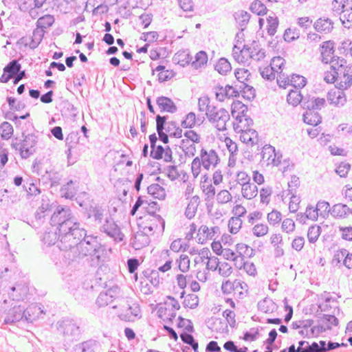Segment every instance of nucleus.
<instances>
[{"mask_svg":"<svg viewBox=\"0 0 352 352\" xmlns=\"http://www.w3.org/2000/svg\"><path fill=\"white\" fill-rule=\"evenodd\" d=\"M147 213L139 219V231L136 233L134 239V245L136 249H140L148 245L149 236L163 232L165 227L164 219L155 211L159 210L158 206L155 201L148 204Z\"/></svg>","mask_w":352,"mask_h":352,"instance_id":"f257e3e1","label":"nucleus"},{"mask_svg":"<svg viewBox=\"0 0 352 352\" xmlns=\"http://www.w3.org/2000/svg\"><path fill=\"white\" fill-rule=\"evenodd\" d=\"M233 58L241 64L248 63L250 60H260L265 56V52L261 48L258 42L246 43L244 34L239 33L236 35L235 43L232 48Z\"/></svg>","mask_w":352,"mask_h":352,"instance_id":"f03ea898","label":"nucleus"},{"mask_svg":"<svg viewBox=\"0 0 352 352\" xmlns=\"http://www.w3.org/2000/svg\"><path fill=\"white\" fill-rule=\"evenodd\" d=\"M338 60L324 73V80L336 88L346 90L352 85V69L346 59Z\"/></svg>","mask_w":352,"mask_h":352,"instance_id":"7ed1b4c3","label":"nucleus"},{"mask_svg":"<svg viewBox=\"0 0 352 352\" xmlns=\"http://www.w3.org/2000/svg\"><path fill=\"white\" fill-rule=\"evenodd\" d=\"M62 210L55 212L51 218L54 224H59V234L63 235L65 241H80L85 236V231L80 228L78 223H74L69 219L62 221L65 218V214H63Z\"/></svg>","mask_w":352,"mask_h":352,"instance_id":"20e7f679","label":"nucleus"},{"mask_svg":"<svg viewBox=\"0 0 352 352\" xmlns=\"http://www.w3.org/2000/svg\"><path fill=\"white\" fill-rule=\"evenodd\" d=\"M199 109L201 112H204L209 120L213 123H216V127L219 131L226 129V122L229 118L228 112L223 109H217L215 107L210 104L208 97L204 96L199 99Z\"/></svg>","mask_w":352,"mask_h":352,"instance_id":"39448f33","label":"nucleus"},{"mask_svg":"<svg viewBox=\"0 0 352 352\" xmlns=\"http://www.w3.org/2000/svg\"><path fill=\"white\" fill-rule=\"evenodd\" d=\"M179 308L180 305L177 300L168 296L164 302L157 304L155 309L160 318L165 322L172 323L173 318L176 316V311Z\"/></svg>","mask_w":352,"mask_h":352,"instance_id":"423d86ee","label":"nucleus"},{"mask_svg":"<svg viewBox=\"0 0 352 352\" xmlns=\"http://www.w3.org/2000/svg\"><path fill=\"white\" fill-rule=\"evenodd\" d=\"M336 44L333 41L328 40L322 42L318 49L321 62L326 65L329 64L331 67L338 60L337 59H344L336 56Z\"/></svg>","mask_w":352,"mask_h":352,"instance_id":"0eeeda50","label":"nucleus"},{"mask_svg":"<svg viewBox=\"0 0 352 352\" xmlns=\"http://www.w3.org/2000/svg\"><path fill=\"white\" fill-rule=\"evenodd\" d=\"M192 255H195L194 262L196 264L205 263L206 267L208 270L215 271L217 269L219 258L212 256L210 250L208 248H204L197 252L192 251Z\"/></svg>","mask_w":352,"mask_h":352,"instance_id":"6e6552de","label":"nucleus"},{"mask_svg":"<svg viewBox=\"0 0 352 352\" xmlns=\"http://www.w3.org/2000/svg\"><path fill=\"white\" fill-rule=\"evenodd\" d=\"M260 29H265L267 34L274 36L278 30L279 25L278 18L275 14H270L265 17L258 19Z\"/></svg>","mask_w":352,"mask_h":352,"instance_id":"1a4fd4ad","label":"nucleus"},{"mask_svg":"<svg viewBox=\"0 0 352 352\" xmlns=\"http://www.w3.org/2000/svg\"><path fill=\"white\" fill-rule=\"evenodd\" d=\"M306 345L305 347L308 348L309 352H327L340 346L346 347L348 346L347 344H339L331 341H329L328 343H326V342L323 340L320 341L319 343L314 342L311 344L307 342V344Z\"/></svg>","mask_w":352,"mask_h":352,"instance_id":"9d476101","label":"nucleus"},{"mask_svg":"<svg viewBox=\"0 0 352 352\" xmlns=\"http://www.w3.org/2000/svg\"><path fill=\"white\" fill-rule=\"evenodd\" d=\"M309 137L311 139H318V142L322 146L331 141V135L321 126L314 125L307 130Z\"/></svg>","mask_w":352,"mask_h":352,"instance_id":"9b49d317","label":"nucleus"},{"mask_svg":"<svg viewBox=\"0 0 352 352\" xmlns=\"http://www.w3.org/2000/svg\"><path fill=\"white\" fill-rule=\"evenodd\" d=\"M58 331L63 334L64 336L72 340L74 338L78 336L80 334L79 327L71 320H64L59 324Z\"/></svg>","mask_w":352,"mask_h":352,"instance_id":"f8f14e48","label":"nucleus"},{"mask_svg":"<svg viewBox=\"0 0 352 352\" xmlns=\"http://www.w3.org/2000/svg\"><path fill=\"white\" fill-rule=\"evenodd\" d=\"M262 159L268 166H278L281 164V155L276 153L272 146L263 148Z\"/></svg>","mask_w":352,"mask_h":352,"instance_id":"ddd939ff","label":"nucleus"},{"mask_svg":"<svg viewBox=\"0 0 352 352\" xmlns=\"http://www.w3.org/2000/svg\"><path fill=\"white\" fill-rule=\"evenodd\" d=\"M45 314L43 307L41 305L32 304L24 309V318L28 322H33Z\"/></svg>","mask_w":352,"mask_h":352,"instance_id":"4468645a","label":"nucleus"},{"mask_svg":"<svg viewBox=\"0 0 352 352\" xmlns=\"http://www.w3.org/2000/svg\"><path fill=\"white\" fill-rule=\"evenodd\" d=\"M21 65L17 60L10 62L4 68L3 74L0 77V82L6 83L20 71Z\"/></svg>","mask_w":352,"mask_h":352,"instance_id":"2eb2a0df","label":"nucleus"},{"mask_svg":"<svg viewBox=\"0 0 352 352\" xmlns=\"http://www.w3.org/2000/svg\"><path fill=\"white\" fill-rule=\"evenodd\" d=\"M204 167L206 169H209L212 166H214L218 161L219 157L217 154L212 150L206 151L201 149L200 153V157Z\"/></svg>","mask_w":352,"mask_h":352,"instance_id":"dca6fc26","label":"nucleus"},{"mask_svg":"<svg viewBox=\"0 0 352 352\" xmlns=\"http://www.w3.org/2000/svg\"><path fill=\"white\" fill-rule=\"evenodd\" d=\"M119 287H109L106 292H100L96 300V304L99 307L109 305L113 301L118 294Z\"/></svg>","mask_w":352,"mask_h":352,"instance_id":"f3484780","label":"nucleus"},{"mask_svg":"<svg viewBox=\"0 0 352 352\" xmlns=\"http://www.w3.org/2000/svg\"><path fill=\"white\" fill-rule=\"evenodd\" d=\"M12 306V309L8 311L5 318L6 324H11L24 318V307L21 305H13V303Z\"/></svg>","mask_w":352,"mask_h":352,"instance_id":"a211bd4d","label":"nucleus"},{"mask_svg":"<svg viewBox=\"0 0 352 352\" xmlns=\"http://www.w3.org/2000/svg\"><path fill=\"white\" fill-rule=\"evenodd\" d=\"M314 28L318 32L327 34L333 30V23L327 17H320L314 22Z\"/></svg>","mask_w":352,"mask_h":352,"instance_id":"6ab92c4d","label":"nucleus"},{"mask_svg":"<svg viewBox=\"0 0 352 352\" xmlns=\"http://www.w3.org/2000/svg\"><path fill=\"white\" fill-rule=\"evenodd\" d=\"M344 90L338 88L331 89L327 94V99L335 106L343 105L346 102V95Z\"/></svg>","mask_w":352,"mask_h":352,"instance_id":"aec40b11","label":"nucleus"},{"mask_svg":"<svg viewBox=\"0 0 352 352\" xmlns=\"http://www.w3.org/2000/svg\"><path fill=\"white\" fill-rule=\"evenodd\" d=\"M200 188L206 197V199L211 200L214 198L216 190L210 179L207 175H204L201 177Z\"/></svg>","mask_w":352,"mask_h":352,"instance_id":"412c9836","label":"nucleus"},{"mask_svg":"<svg viewBox=\"0 0 352 352\" xmlns=\"http://www.w3.org/2000/svg\"><path fill=\"white\" fill-rule=\"evenodd\" d=\"M126 314L121 313L120 314V318L122 320H124L126 321H133L135 318H140V309L138 305L133 304V305H129L126 307Z\"/></svg>","mask_w":352,"mask_h":352,"instance_id":"4be33fe9","label":"nucleus"},{"mask_svg":"<svg viewBox=\"0 0 352 352\" xmlns=\"http://www.w3.org/2000/svg\"><path fill=\"white\" fill-rule=\"evenodd\" d=\"M248 107L241 101L236 100L231 105V115L234 118H241L248 116Z\"/></svg>","mask_w":352,"mask_h":352,"instance_id":"5701e85b","label":"nucleus"},{"mask_svg":"<svg viewBox=\"0 0 352 352\" xmlns=\"http://www.w3.org/2000/svg\"><path fill=\"white\" fill-rule=\"evenodd\" d=\"M269 241L271 245L274 248L276 254L278 256H283L284 250L281 248L283 244V236L280 232L272 233L270 236Z\"/></svg>","mask_w":352,"mask_h":352,"instance_id":"b1692460","label":"nucleus"},{"mask_svg":"<svg viewBox=\"0 0 352 352\" xmlns=\"http://www.w3.org/2000/svg\"><path fill=\"white\" fill-rule=\"evenodd\" d=\"M252 124V120L248 116L241 117V118H234L233 128L236 132L239 133L250 129Z\"/></svg>","mask_w":352,"mask_h":352,"instance_id":"393cba45","label":"nucleus"},{"mask_svg":"<svg viewBox=\"0 0 352 352\" xmlns=\"http://www.w3.org/2000/svg\"><path fill=\"white\" fill-rule=\"evenodd\" d=\"M179 147L184 154L190 157H193L197 152V144L185 138L181 140Z\"/></svg>","mask_w":352,"mask_h":352,"instance_id":"a878e982","label":"nucleus"},{"mask_svg":"<svg viewBox=\"0 0 352 352\" xmlns=\"http://www.w3.org/2000/svg\"><path fill=\"white\" fill-rule=\"evenodd\" d=\"M102 228L104 232L112 237L117 238L120 236V230L112 219H107L104 223Z\"/></svg>","mask_w":352,"mask_h":352,"instance_id":"bb28decb","label":"nucleus"},{"mask_svg":"<svg viewBox=\"0 0 352 352\" xmlns=\"http://www.w3.org/2000/svg\"><path fill=\"white\" fill-rule=\"evenodd\" d=\"M30 287H10L9 295L13 300L19 301L28 299Z\"/></svg>","mask_w":352,"mask_h":352,"instance_id":"cd10ccee","label":"nucleus"},{"mask_svg":"<svg viewBox=\"0 0 352 352\" xmlns=\"http://www.w3.org/2000/svg\"><path fill=\"white\" fill-rule=\"evenodd\" d=\"M304 122L311 126L319 125L322 122V118L318 113L308 109L303 116Z\"/></svg>","mask_w":352,"mask_h":352,"instance_id":"c85d7f7f","label":"nucleus"},{"mask_svg":"<svg viewBox=\"0 0 352 352\" xmlns=\"http://www.w3.org/2000/svg\"><path fill=\"white\" fill-rule=\"evenodd\" d=\"M241 195L243 197L250 200L258 195V188L253 183L246 184L241 186Z\"/></svg>","mask_w":352,"mask_h":352,"instance_id":"c756f323","label":"nucleus"},{"mask_svg":"<svg viewBox=\"0 0 352 352\" xmlns=\"http://www.w3.org/2000/svg\"><path fill=\"white\" fill-rule=\"evenodd\" d=\"M153 74L156 75L161 82L167 81L174 76V72L170 69H166L164 66L157 67L153 71Z\"/></svg>","mask_w":352,"mask_h":352,"instance_id":"7c9ffc66","label":"nucleus"},{"mask_svg":"<svg viewBox=\"0 0 352 352\" xmlns=\"http://www.w3.org/2000/svg\"><path fill=\"white\" fill-rule=\"evenodd\" d=\"M151 155L156 160L163 159L166 162H170L172 160L170 151H165L162 146H158L155 148H153L151 151Z\"/></svg>","mask_w":352,"mask_h":352,"instance_id":"2f4dec72","label":"nucleus"},{"mask_svg":"<svg viewBox=\"0 0 352 352\" xmlns=\"http://www.w3.org/2000/svg\"><path fill=\"white\" fill-rule=\"evenodd\" d=\"M148 193L154 199H164L166 197L165 190L158 184H153L148 187Z\"/></svg>","mask_w":352,"mask_h":352,"instance_id":"473e14b6","label":"nucleus"},{"mask_svg":"<svg viewBox=\"0 0 352 352\" xmlns=\"http://www.w3.org/2000/svg\"><path fill=\"white\" fill-rule=\"evenodd\" d=\"M258 309L263 313H272L276 309V305L268 298H265L258 303Z\"/></svg>","mask_w":352,"mask_h":352,"instance_id":"72a5a7b5","label":"nucleus"},{"mask_svg":"<svg viewBox=\"0 0 352 352\" xmlns=\"http://www.w3.org/2000/svg\"><path fill=\"white\" fill-rule=\"evenodd\" d=\"M77 188L78 186L76 183L73 181H70L61 188L60 191L63 197L67 199H72L76 195Z\"/></svg>","mask_w":352,"mask_h":352,"instance_id":"f704fd0d","label":"nucleus"},{"mask_svg":"<svg viewBox=\"0 0 352 352\" xmlns=\"http://www.w3.org/2000/svg\"><path fill=\"white\" fill-rule=\"evenodd\" d=\"M302 100V95L300 90L298 89H292L288 93L287 96V102L294 106H298Z\"/></svg>","mask_w":352,"mask_h":352,"instance_id":"c9c22d12","label":"nucleus"},{"mask_svg":"<svg viewBox=\"0 0 352 352\" xmlns=\"http://www.w3.org/2000/svg\"><path fill=\"white\" fill-rule=\"evenodd\" d=\"M96 341L93 340L82 342L74 347L75 352H94Z\"/></svg>","mask_w":352,"mask_h":352,"instance_id":"e433bc0d","label":"nucleus"},{"mask_svg":"<svg viewBox=\"0 0 352 352\" xmlns=\"http://www.w3.org/2000/svg\"><path fill=\"white\" fill-rule=\"evenodd\" d=\"M344 257V265L349 269L352 268V253L346 254L345 250H339L334 254V258L338 262Z\"/></svg>","mask_w":352,"mask_h":352,"instance_id":"4c0bfd02","label":"nucleus"},{"mask_svg":"<svg viewBox=\"0 0 352 352\" xmlns=\"http://www.w3.org/2000/svg\"><path fill=\"white\" fill-rule=\"evenodd\" d=\"M210 235L209 228L206 226H201L198 230H197V234L195 239L198 243H205Z\"/></svg>","mask_w":352,"mask_h":352,"instance_id":"58836bf2","label":"nucleus"},{"mask_svg":"<svg viewBox=\"0 0 352 352\" xmlns=\"http://www.w3.org/2000/svg\"><path fill=\"white\" fill-rule=\"evenodd\" d=\"M239 133H241V140L245 144H253L257 136L256 131L250 129H248Z\"/></svg>","mask_w":352,"mask_h":352,"instance_id":"ea45409f","label":"nucleus"},{"mask_svg":"<svg viewBox=\"0 0 352 352\" xmlns=\"http://www.w3.org/2000/svg\"><path fill=\"white\" fill-rule=\"evenodd\" d=\"M282 217L281 212L276 210H272L267 214V222L272 226L278 225L281 222Z\"/></svg>","mask_w":352,"mask_h":352,"instance_id":"a19ab883","label":"nucleus"},{"mask_svg":"<svg viewBox=\"0 0 352 352\" xmlns=\"http://www.w3.org/2000/svg\"><path fill=\"white\" fill-rule=\"evenodd\" d=\"M54 22V19L52 15L45 14L38 18L36 23L37 28L42 30L50 28Z\"/></svg>","mask_w":352,"mask_h":352,"instance_id":"79ce46f5","label":"nucleus"},{"mask_svg":"<svg viewBox=\"0 0 352 352\" xmlns=\"http://www.w3.org/2000/svg\"><path fill=\"white\" fill-rule=\"evenodd\" d=\"M1 137L3 140H9L14 133L12 126L8 122H3L0 126Z\"/></svg>","mask_w":352,"mask_h":352,"instance_id":"37998d69","label":"nucleus"},{"mask_svg":"<svg viewBox=\"0 0 352 352\" xmlns=\"http://www.w3.org/2000/svg\"><path fill=\"white\" fill-rule=\"evenodd\" d=\"M269 232V227L266 223H259L254 225L252 228V233L256 237L260 238L265 236Z\"/></svg>","mask_w":352,"mask_h":352,"instance_id":"c03bdc74","label":"nucleus"},{"mask_svg":"<svg viewBox=\"0 0 352 352\" xmlns=\"http://www.w3.org/2000/svg\"><path fill=\"white\" fill-rule=\"evenodd\" d=\"M157 105L162 111L170 112L174 108L172 100L166 97H160L157 100Z\"/></svg>","mask_w":352,"mask_h":352,"instance_id":"a18cd8bd","label":"nucleus"},{"mask_svg":"<svg viewBox=\"0 0 352 352\" xmlns=\"http://www.w3.org/2000/svg\"><path fill=\"white\" fill-rule=\"evenodd\" d=\"M352 5V1L349 0H333L332 2L333 9L338 12L344 14V10Z\"/></svg>","mask_w":352,"mask_h":352,"instance_id":"49530a36","label":"nucleus"},{"mask_svg":"<svg viewBox=\"0 0 352 352\" xmlns=\"http://www.w3.org/2000/svg\"><path fill=\"white\" fill-rule=\"evenodd\" d=\"M306 83L305 78L298 74H292L290 77V85L296 88V89L304 87Z\"/></svg>","mask_w":352,"mask_h":352,"instance_id":"de8ad7c7","label":"nucleus"},{"mask_svg":"<svg viewBox=\"0 0 352 352\" xmlns=\"http://www.w3.org/2000/svg\"><path fill=\"white\" fill-rule=\"evenodd\" d=\"M219 274L224 277L229 276L232 272V266L226 261H219L218 263L217 269Z\"/></svg>","mask_w":352,"mask_h":352,"instance_id":"09e8293b","label":"nucleus"},{"mask_svg":"<svg viewBox=\"0 0 352 352\" xmlns=\"http://www.w3.org/2000/svg\"><path fill=\"white\" fill-rule=\"evenodd\" d=\"M340 20L346 28H352V5L344 10L343 14H341Z\"/></svg>","mask_w":352,"mask_h":352,"instance_id":"8fccbe9b","label":"nucleus"},{"mask_svg":"<svg viewBox=\"0 0 352 352\" xmlns=\"http://www.w3.org/2000/svg\"><path fill=\"white\" fill-rule=\"evenodd\" d=\"M240 93L243 98L248 101H251L256 97L255 89L247 84L244 85Z\"/></svg>","mask_w":352,"mask_h":352,"instance_id":"3c124183","label":"nucleus"},{"mask_svg":"<svg viewBox=\"0 0 352 352\" xmlns=\"http://www.w3.org/2000/svg\"><path fill=\"white\" fill-rule=\"evenodd\" d=\"M236 252L239 259H240V263H242L244 261L245 256L250 254L252 249L245 244L239 243L236 245Z\"/></svg>","mask_w":352,"mask_h":352,"instance_id":"603ef678","label":"nucleus"},{"mask_svg":"<svg viewBox=\"0 0 352 352\" xmlns=\"http://www.w3.org/2000/svg\"><path fill=\"white\" fill-rule=\"evenodd\" d=\"M281 229L283 232L290 234L295 231L296 224L294 219L286 218L282 221Z\"/></svg>","mask_w":352,"mask_h":352,"instance_id":"864d4df0","label":"nucleus"},{"mask_svg":"<svg viewBox=\"0 0 352 352\" xmlns=\"http://www.w3.org/2000/svg\"><path fill=\"white\" fill-rule=\"evenodd\" d=\"M235 77L241 83L246 85V82L249 80L250 73L245 68H239L235 71Z\"/></svg>","mask_w":352,"mask_h":352,"instance_id":"5fc2aeb1","label":"nucleus"},{"mask_svg":"<svg viewBox=\"0 0 352 352\" xmlns=\"http://www.w3.org/2000/svg\"><path fill=\"white\" fill-rule=\"evenodd\" d=\"M184 305L190 309H195L199 303V298L195 294H188L184 297Z\"/></svg>","mask_w":352,"mask_h":352,"instance_id":"6e6d98bb","label":"nucleus"},{"mask_svg":"<svg viewBox=\"0 0 352 352\" xmlns=\"http://www.w3.org/2000/svg\"><path fill=\"white\" fill-rule=\"evenodd\" d=\"M232 196L227 190L219 191L217 195V201L220 204H225L232 201Z\"/></svg>","mask_w":352,"mask_h":352,"instance_id":"4d7b16f0","label":"nucleus"},{"mask_svg":"<svg viewBox=\"0 0 352 352\" xmlns=\"http://www.w3.org/2000/svg\"><path fill=\"white\" fill-rule=\"evenodd\" d=\"M272 190L270 187H263L260 190V199L262 204H268L270 201Z\"/></svg>","mask_w":352,"mask_h":352,"instance_id":"13d9d810","label":"nucleus"},{"mask_svg":"<svg viewBox=\"0 0 352 352\" xmlns=\"http://www.w3.org/2000/svg\"><path fill=\"white\" fill-rule=\"evenodd\" d=\"M299 37V33L296 29L289 28L285 30L283 38L286 42H292Z\"/></svg>","mask_w":352,"mask_h":352,"instance_id":"bf43d9fd","label":"nucleus"},{"mask_svg":"<svg viewBox=\"0 0 352 352\" xmlns=\"http://www.w3.org/2000/svg\"><path fill=\"white\" fill-rule=\"evenodd\" d=\"M307 107L308 109L314 111L316 109H320L324 107L325 104V100L324 98H315L307 101Z\"/></svg>","mask_w":352,"mask_h":352,"instance_id":"052dcab7","label":"nucleus"},{"mask_svg":"<svg viewBox=\"0 0 352 352\" xmlns=\"http://www.w3.org/2000/svg\"><path fill=\"white\" fill-rule=\"evenodd\" d=\"M215 96L219 101H224L228 98V85L217 86L215 87Z\"/></svg>","mask_w":352,"mask_h":352,"instance_id":"680f3d73","label":"nucleus"},{"mask_svg":"<svg viewBox=\"0 0 352 352\" xmlns=\"http://www.w3.org/2000/svg\"><path fill=\"white\" fill-rule=\"evenodd\" d=\"M221 256L226 260H230L235 262V265H237L239 256L234 251L227 247H224L223 250L221 253Z\"/></svg>","mask_w":352,"mask_h":352,"instance_id":"e2e57ef3","label":"nucleus"},{"mask_svg":"<svg viewBox=\"0 0 352 352\" xmlns=\"http://www.w3.org/2000/svg\"><path fill=\"white\" fill-rule=\"evenodd\" d=\"M285 60L280 56L274 57L270 63V66L276 74L280 73L284 66Z\"/></svg>","mask_w":352,"mask_h":352,"instance_id":"0e129e2a","label":"nucleus"},{"mask_svg":"<svg viewBox=\"0 0 352 352\" xmlns=\"http://www.w3.org/2000/svg\"><path fill=\"white\" fill-rule=\"evenodd\" d=\"M320 234V227L317 226H312L308 230L307 238L310 242L314 243L318 239Z\"/></svg>","mask_w":352,"mask_h":352,"instance_id":"69168bd1","label":"nucleus"},{"mask_svg":"<svg viewBox=\"0 0 352 352\" xmlns=\"http://www.w3.org/2000/svg\"><path fill=\"white\" fill-rule=\"evenodd\" d=\"M251 10L258 15H264L267 14V9L261 1H254L251 6Z\"/></svg>","mask_w":352,"mask_h":352,"instance_id":"338daca9","label":"nucleus"},{"mask_svg":"<svg viewBox=\"0 0 352 352\" xmlns=\"http://www.w3.org/2000/svg\"><path fill=\"white\" fill-rule=\"evenodd\" d=\"M175 58L177 61V63L182 65L189 63L192 60L189 54L184 51L177 52L175 54Z\"/></svg>","mask_w":352,"mask_h":352,"instance_id":"774afa93","label":"nucleus"}]
</instances>
